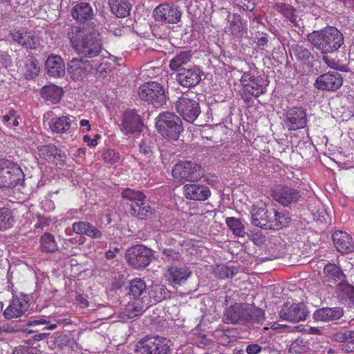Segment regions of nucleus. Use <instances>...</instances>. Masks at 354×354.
Instances as JSON below:
<instances>
[{"instance_id": "72a5a7b5", "label": "nucleus", "mask_w": 354, "mask_h": 354, "mask_svg": "<svg viewBox=\"0 0 354 354\" xmlns=\"http://www.w3.org/2000/svg\"><path fill=\"white\" fill-rule=\"evenodd\" d=\"M111 12L117 17L123 18L129 15L131 4L127 0H109Z\"/></svg>"}, {"instance_id": "5701e85b", "label": "nucleus", "mask_w": 354, "mask_h": 354, "mask_svg": "<svg viewBox=\"0 0 354 354\" xmlns=\"http://www.w3.org/2000/svg\"><path fill=\"white\" fill-rule=\"evenodd\" d=\"M183 194L187 199L199 201H206L211 194L210 190L207 186L198 184L184 185Z\"/></svg>"}, {"instance_id": "2f4dec72", "label": "nucleus", "mask_w": 354, "mask_h": 354, "mask_svg": "<svg viewBox=\"0 0 354 354\" xmlns=\"http://www.w3.org/2000/svg\"><path fill=\"white\" fill-rule=\"evenodd\" d=\"M73 17L79 21H86L92 18L93 13L88 3L82 2L75 5L71 11Z\"/></svg>"}, {"instance_id": "393cba45", "label": "nucleus", "mask_w": 354, "mask_h": 354, "mask_svg": "<svg viewBox=\"0 0 354 354\" xmlns=\"http://www.w3.org/2000/svg\"><path fill=\"white\" fill-rule=\"evenodd\" d=\"M73 231L80 235H86L92 239H100L102 232L88 221L75 222L72 225Z\"/></svg>"}, {"instance_id": "0eeeda50", "label": "nucleus", "mask_w": 354, "mask_h": 354, "mask_svg": "<svg viewBox=\"0 0 354 354\" xmlns=\"http://www.w3.org/2000/svg\"><path fill=\"white\" fill-rule=\"evenodd\" d=\"M24 179V173L16 163L0 159V188H13Z\"/></svg>"}, {"instance_id": "4c0bfd02", "label": "nucleus", "mask_w": 354, "mask_h": 354, "mask_svg": "<svg viewBox=\"0 0 354 354\" xmlns=\"http://www.w3.org/2000/svg\"><path fill=\"white\" fill-rule=\"evenodd\" d=\"M238 272V267L225 264L217 265L214 269L215 277L221 280L232 278Z\"/></svg>"}, {"instance_id": "49530a36", "label": "nucleus", "mask_w": 354, "mask_h": 354, "mask_svg": "<svg viewBox=\"0 0 354 354\" xmlns=\"http://www.w3.org/2000/svg\"><path fill=\"white\" fill-rule=\"evenodd\" d=\"M220 344L228 345L230 343L235 342L237 340V333L234 330L227 329L222 331L218 337Z\"/></svg>"}, {"instance_id": "338daca9", "label": "nucleus", "mask_w": 354, "mask_h": 354, "mask_svg": "<svg viewBox=\"0 0 354 354\" xmlns=\"http://www.w3.org/2000/svg\"><path fill=\"white\" fill-rule=\"evenodd\" d=\"M77 304L81 308H87L89 306V303L86 299V296L83 294H78L75 297Z\"/></svg>"}, {"instance_id": "412c9836", "label": "nucleus", "mask_w": 354, "mask_h": 354, "mask_svg": "<svg viewBox=\"0 0 354 354\" xmlns=\"http://www.w3.org/2000/svg\"><path fill=\"white\" fill-rule=\"evenodd\" d=\"M248 315L246 304L235 303L225 309L223 321L226 324H236L244 320Z\"/></svg>"}, {"instance_id": "a18cd8bd", "label": "nucleus", "mask_w": 354, "mask_h": 354, "mask_svg": "<svg viewBox=\"0 0 354 354\" xmlns=\"http://www.w3.org/2000/svg\"><path fill=\"white\" fill-rule=\"evenodd\" d=\"M192 55L191 50L182 51L171 60L169 66H182L187 64L190 61Z\"/></svg>"}, {"instance_id": "de8ad7c7", "label": "nucleus", "mask_w": 354, "mask_h": 354, "mask_svg": "<svg viewBox=\"0 0 354 354\" xmlns=\"http://www.w3.org/2000/svg\"><path fill=\"white\" fill-rule=\"evenodd\" d=\"M294 54L298 59L304 62V64H310L313 59L310 51L302 46L296 45L293 48Z\"/></svg>"}, {"instance_id": "20e7f679", "label": "nucleus", "mask_w": 354, "mask_h": 354, "mask_svg": "<svg viewBox=\"0 0 354 354\" xmlns=\"http://www.w3.org/2000/svg\"><path fill=\"white\" fill-rule=\"evenodd\" d=\"M241 82L243 89L257 98L266 93L269 80L263 71H259L258 68H250L243 74Z\"/></svg>"}, {"instance_id": "8fccbe9b", "label": "nucleus", "mask_w": 354, "mask_h": 354, "mask_svg": "<svg viewBox=\"0 0 354 354\" xmlns=\"http://www.w3.org/2000/svg\"><path fill=\"white\" fill-rule=\"evenodd\" d=\"M103 160L108 164H114L119 161L120 155L115 149H109L102 154Z\"/></svg>"}, {"instance_id": "dca6fc26", "label": "nucleus", "mask_w": 354, "mask_h": 354, "mask_svg": "<svg viewBox=\"0 0 354 354\" xmlns=\"http://www.w3.org/2000/svg\"><path fill=\"white\" fill-rule=\"evenodd\" d=\"M176 111L185 120L190 123L194 122L201 113L198 102L186 97H181L178 99Z\"/></svg>"}, {"instance_id": "a211bd4d", "label": "nucleus", "mask_w": 354, "mask_h": 354, "mask_svg": "<svg viewBox=\"0 0 354 354\" xmlns=\"http://www.w3.org/2000/svg\"><path fill=\"white\" fill-rule=\"evenodd\" d=\"M343 84L342 75L337 71L328 72L319 75L315 80V86L322 91H335Z\"/></svg>"}, {"instance_id": "5fc2aeb1", "label": "nucleus", "mask_w": 354, "mask_h": 354, "mask_svg": "<svg viewBox=\"0 0 354 354\" xmlns=\"http://www.w3.org/2000/svg\"><path fill=\"white\" fill-rule=\"evenodd\" d=\"M12 354H41V351L35 347L21 345L15 348Z\"/></svg>"}, {"instance_id": "09e8293b", "label": "nucleus", "mask_w": 354, "mask_h": 354, "mask_svg": "<svg viewBox=\"0 0 354 354\" xmlns=\"http://www.w3.org/2000/svg\"><path fill=\"white\" fill-rule=\"evenodd\" d=\"M57 147L53 145H44L39 148V156L51 162L53 156L57 153Z\"/></svg>"}, {"instance_id": "603ef678", "label": "nucleus", "mask_w": 354, "mask_h": 354, "mask_svg": "<svg viewBox=\"0 0 354 354\" xmlns=\"http://www.w3.org/2000/svg\"><path fill=\"white\" fill-rule=\"evenodd\" d=\"M162 252L168 261H180L182 259L181 254L178 250L164 248Z\"/></svg>"}, {"instance_id": "7c9ffc66", "label": "nucleus", "mask_w": 354, "mask_h": 354, "mask_svg": "<svg viewBox=\"0 0 354 354\" xmlns=\"http://www.w3.org/2000/svg\"><path fill=\"white\" fill-rule=\"evenodd\" d=\"M323 273L326 281L328 282L344 281L346 279L342 269L332 263H328L324 267Z\"/></svg>"}, {"instance_id": "b1692460", "label": "nucleus", "mask_w": 354, "mask_h": 354, "mask_svg": "<svg viewBox=\"0 0 354 354\" xmlns=\"http://www.w3.org/2000/svg\"><path fill=\"white\" fill-rule=\"evenodd\" d=\"M333 241L337 251L342 254H348L354 250L353 238L346 232L335 231L333 234Z\"/></svg>"}, {"instance_id": "f8f14e48", "label": "nucleus", "mask_w": 354, "mask_h": 354, "mask_svg": "<svg viewBox=\"0 0 354 354\" xmlns=\"http://www.w3.org/2000/svg\"><path fill=\"white\" fill-rule=\"evenodd\" d=\"M283 122L290 131L304 128L307 123L306 110L298 106L289 108L285 113Z\"/></svg>"}, {"instance_id": "3c124183", "label": "nucleus", "mask_w": 354, "mask_h": 354, "mask_svg": "<svg viewBox=\"0 0 354 354\" xmlns=\"http://www.w3.org/2000/svg\"><path fill=\"white\" fill-rule=\"evenodd\" d=\"M153 292L156 294L152 296L155 302H160L169 296V290L164 286H155Z\"/></svg>"}, {"instance_id": "37998d69", "label": "nucleus", "mask_w": 354, "mask_h": 354, "mask_svg": "<svg viewBox=\"0 0 354 354\" xmlns=\"http://www.w3.org/2000/svg\"><path fill=\"white\" fill-rule=\"evenodd\" d=\"M19 119L20 116L17 114V111L11 109L6 115L2 116L1 122L8 128L17 127L19 124Z\"/></svg>"}, {"instance_id": "c756f323", "label": "nucleus", "mask_w": 354, "mask_h": 354, "mask_svg": "<svg viewBox=\"0 0 354 354\" xmlns=\"http://www.w3.org/2000/svg\"><path fill=\"white\" fill-rule=\"evenodd\" d=\"M40 93L44 100L51 104H56L61 100L63 95V90L59 86L50 84L42 87Z\"/></svg>"}, {"instance_id": "13d9d810", "label": "nucleus", "mask_w": 354, "mask_h": 354, "mask_svg": "<svg viewBox=\"0 0 354 354\" xmlns=\"http://www.w3.org/2000/svg\"><path fill=\"white\" fill-rule=\"evenodd\" d=\"M51 162H54L56 165L64 166L66 162V155L57 148V153L53 156Z\"/></svg>"}, {"instance_id": "c85d7f7f", "label": "nucleus", "mask_w": 354, "mask_h": 354, "mask_svg": "<svg viewBox=\"0 0 354 354\" xmlns=\"http://www.w3.org/2000/svg\"><path fill=\"white\" fill-rule=\"evenodd\" d=\"M228 21L229 31L234 37L239 38L247 32V22L239 15L233 14L232 17L229 16Z\"/></svg>"}, {"instance_id": "473e14b6", "label": "nucleus", "mask_w": 354, "mask_h": 354, "mask_svg": "<svg viewBox=\"0 0 354 354\" xmlns=\"http://www.w3.org/2000/svg\"><path fill=\"white\" fill-rule=\"evenodd\" d=\"M147 294V286L144 280L138 278L132 279L128 286V295L135 299H143Z\"/></svg>"}, {"instance_id": "9d476101", "label": "nucleus", "mask_w": 354, "mask_h": 354, "mask_svg": "<svg viewBox=\"0 0 354 354\" xmlns=\"http://www.w3.org/2000/svg\"><path fill=\"white\" fill-rule=\"evenodd\" d=\"M172 176L178 181H197L203 176L200 165L192 161H181L176 164L172 169Z\"/></svg>"}, {"instance_id": "4d7b16f0", "label": "nucleus", "mask_w": 354, "mask_h": 354, "mask_svg": "<svg viewBox=\"0 0 354 354\" xmlns=\"http://www.w3.org/2000/svg\"><path fill=\"white\" fill-rule=\"evenodd\" d=\"M64 65L63 59L59 55H51L45 62V66H61Z\"/></svg>"}, {"instance_id": "ea45409f", "label": "nucleus", "mask_w": 354, "mask_h": 354, "mask_svg": "<svg viewBox=\"0 0 354 354\" xmlns=\"http://www.w3.org/2000/svg\"><path fill=\"white\" fill-rule=\"evenodd\" d=\"M12 211L7 207L0 208V231L11 228L15 224Z\"/></svg>"}, {"instance_id": "a878e982", "label": "nucleus", "mask_w": 354, "mask_h": 354, "mask_svg": "<svg viewBox=\"0 0 354 354\" xmlns=\"http://www.w3.org/2000/svg\"><path fill=\"white\" fill-rule=\"evenodd\" d=\"M272 218L270 219L268 230H279L283 227H286L291 222V217L289 213L286 210L279 211L272 208Z\"/></svg>"}, {"instance_id": "4be33fe9", "label": "nucleus", "mask_w": 354, "mask_h": 354, "mask_svg": "<svg viewBox=\"0 0 354 354\" xmlns=\"http://www.w3.org/2000/svg\"><path fill=\"white\" fill-rule=\"evenodd\" d=\"M201 80L198 68H181L176 75V80L184 87H193Z\"/></svg>"}, {"instance_id": "0e129e2a", "label": "nucleus", "mask_w": 354, "mask_h": 354, "mask_svg": "<svg viewBox=\"0 0 354 354\" xmlns=\"http://www.w3.org/2000/svg\"><path fill=\"white\" fill-rule=\"evenodd\" d=\"M85 68H68V71L74 81H77L81 78L82 69Z\"/></svg>"}, {"instance_id": "79ce46f5", "label": "nucleus", "mask_w": 354, "mask_h": 354, "mask_svg": "<svg viewBox=\"0 0 354 354\" xmlns=\"http://www.w3.org/2000/svg\"><path fill=\"white\" fill-rule=\"evenodd\" d=\"M354 286L347 283L340 282L336 286V294L337 299L342 303H346Z\"/></svg>"}, {"instance_id": "c9c22d12", "label": "nucleus", "mask_w": 354, "mask_h": 354, "mask_svg": "<svg viewBox=\"0 0 354 354\" xmlns=\"http://www.w3.org/2000/svg\"><path fill=\"white\" fill-rule=\"evenodd\" d=\"M71 116L64 115L53 118L50 127L51 130L57 133H63L68 131L71 126Z\"/></svg>"}, {"instance_id": "052dcab7", "label": "nucleus", "mask_w": 354, "mask_h": 354, "mask_svg": "<svg viewBox=\"0 0 354 354\" xmlns=\"http://www.w3.org/2000/svg\"><path fill=\"white\" fill-rule=\"evenodd\" d=\"M49 76L58 78L63 77L65 74L66 68H46Z\"/></svg>"}, {"instance_id": "c03bdc74", "label": "nucleus", "mask_w": 354, "mask_h": 354, "mask_svg": "<svg viewBox=\"0 0 354 354\" xmlns=\"http://www.w3.org/2000/svg\"><path fill=\"white\" fill-rule=\"evenodd\" d=\"M274 7L277 12L281 13L292 23L295 22L296 18L294 15L295 9L292 6L286 3H277Z\"/></svg>"}, {"instance_id": "7ed1b4c3", "label": "nucleus", "mask_w": 354, "mask_h": 354, "mask_svg": "<svg viewBox=\"0 0 354 354\" xmlns=\"http://www.w3.org/2000/svg\"><path fill=\"white\" fill-rule=\"evenodd\" d=\"M156 127L158 132L166 140H178L184 128L181 119L171 112H163L156 118Z\"/></svg>"}, {"instance_id": "2eb2a0df", "label": "nucleus", "mask_w": 354, "mask_h": 354, "mask_svg": "<svg viewBox=\"0 0 354 354\" xmlns=\"http://www.w3.org/2000/svg\"><path fill=\"white\" fill-rule=\"evenodd\" d=\"M156 21L165 24H177L181 19V12L174 4L162 3L153 10Z\"/></svg>"}, {"instance_id": "a19ab883", "label": "nucleus", "mask_w": 354, "mask_h": 354, "mask_svg": "<svg viewBox=\"0 0 354 354\" xmlns=\"http://www.w3.org/2000/svg\"><path fill=\"white\" fill-rule=\"evenodd\" d=\"M310 350L309 343L303 338H297L289 346L290 354H304Z\"/></svg>"}, {"instance_id": "6e6552de", "label": "nucleus", "mask_w": 354, "mask_h": 354, "mask_svg": "<svg viewBox=\"0 0 354 354\" xmlns=\"http://www.w3.org/2000/svg\"><path fill=\"white\" fill-rule=\"evenodd\" d=\"M152 250L142 244L134 245L127 249L126 260L133 269L142 270L151 263Z\"/></svg>"}, {"instance_id": "69168bd1", "label": "nucleus", "mask_w": 354, "mask_h": 354, "mask_svg": "<svg viewBox=\"0 0 354 354\" xmlns=\"http://www.w3.org/2000/svg\"><path fill=\"white\" fill-rule=\"evenodd\" d=\"M254 39L259 47L266 46L268 41L267 34L263 32L259 33V35L255 37Z\"/></svg>"}, {"instance_id": "4468645a", "label": "nucleus", "mask_w": 354, "mask_h": 354, "mask_svg": "<svg viewBox=\"0 0 354 354\" xmlns=\"http://www.w3.org/2000/svg\"><path fill=\"white\" fill-rule=\"evenodd\" d=\"M30 298L28 295L20 294L12 299L3 312L5 318L12 319L19 317L25 314L30 306Z\"/></svg>"}, {"instance_id": "f3484780", "label": "nucleus", "mask_w": 354, "mask_h": 354, "mask_svg": "<svg viewBox=\"0 0 354 354\" xmlns=\"http://www.w3.org/2000/svg\"><path fill=\"white\" fill-rule=\"evenodd\" d=\"M140 115L134 109H127L122 115L120 129L124 134L140 132L143 128Z\"/></svg>"}, {"instance_id": "f257e3e1", "label": "nucleus", "mask_w": 354, "mask_h": 354, "mask_svg": "<svg viewBox=\"0 0 354 354\" xmlns=\"http://www.w3.org/2000/svg\"><path fill=\"white\" fill-rule=\"evenodd\" d=\"M73 47L86 57L97 56L101 51L100 33L94 26H83L68 34Z\"/></svg>"}, {"instance_id": "ddd939ff", "label": "nucleus", "mask_w": 354, "mask_h": 354, "mask_svg": "<svg viewBox=\"0 0 354 354\" xmlns=\"http://www.w3.org/2000/svg\"><path fill=\"white\" fill-rule=\"evenodd\" d=\"M280 318L283 320L299 322L306 319L307 310L302 303H285L279 313Z\"/></svg>"}, {"instance_id": "9b49d317", "label": "nucleus", "mask_w": 354, "mask_h": 354, "mask_svg": "<svg viewBox=\"0 0 354 354\" xmlns=\"http://www.w3.org/2000/svg\"><path fill=\"white\" fill-rule=\"evenodd\" d=\"M273 199L283 207L297 203L301 198V191L286 185H278L271 190Z\"/></svg>"}, {"instance_id": "bb28decb", "label": "nucleus", "mask_w": 354, "mask_h": 354, "mask_svg": "<svg viewBox=\"0 0 354 354\" xmlns=\"http://www.w3.org/2000/svg\"><path fill=\"white\" fill-rule=\"evenodd\" d=\"M332 340L342 343V349L346 353L354 351V330L338 331L333 334Z\"/></svg>"}, {"instance_id": "39448f33", "label": "nucleus", "mask_w": 354, "mask_h": 354, "mask_svg": "<svg viewBox=\"0 0 354 354\" xmlns=\"http://www.w3.org/2000/svg\"><path fill=\"white\" fill-rule=\"evenodd\" d=\"M122 197L129 201L132 216L145 219L153 214V209L145 202V195L131 188H126L121 194Z\"/></svg>"}, {"instance_id": "cd10ccee", "label": "nucleus", "mask_w": 354, "mask_h": 354, "mask_svg": "<svg viewBox=\"0 0 354 354\" xmlns=\"http://www.w3.org/2000/svg\"><path fill=\"white\" fill-rule=\"evenodd\" d=\"M342 315L343 310L341 308H322L313 313L314 319L319 322L335 321L341 318Z\"/></svg>"}, {"instance_id": "680f3d73", "label": "nucleus", "mask_w": 354, "mask_h": 354, "mask_svg": "<svg viewBox=\"0 0 354 354\" xmlns=\"http://www.w3.org/2000/svg\"><path fill=\"white\" fill-rule=\"evenodd\" d=\"M47 323V320L45 319V316L35 317L32 319L28 320L26 322V326L31 328L35 327L37 326L44 325Z\"/></svg>"}, {"instance_id": "aec40b11", "label": "nucleus", "mask_w": 354, "mask_h": 354, "mask_svg": "<svg viewBox=\"0 0 354 354\" xmlns=\"http://www.w3.org/2000/svg\"><path fill=\"white\" fill-rule=\"evenodd\" d=\"M272 216V208H268L265 204L261 206L257 205L252 212V223L261 229L268 230Z\"/></svg>"}, {"instance_id": "6e6d98bb", "label": "nucleus", "mask_w": 354, "mask_h": 354, "mask_svg": "<svg viewBox=\"0 0 354 354\" xmlns=\"http://www.w3.org/2000/svg\"><path fill=\"white\" fill-rule=\"evenodd\" d=\"M128 310V316L129 317H135L140 315H141L145 309L142 305H135V304H129L127 306Z\"/></svg>"}, {"instance_id": "bf43d9fd", "label": "nucleus", "mask_w": 354, "mask_h": 354, "mask_svg": "<svg viewBox=\"0 0 354 354\" xmlns=\"http://www.w3.org/2000/svg\"><path fill=\"white\" fill-rule=\"evenodd\" d=\"M251 96L252 95L250 93L243 89L241 93V99L247 108H251L254 105V100Z\"/></svg>"}, {"instance_id": "f03ea898", "label": "nucleus", "mask_w": 354, "mask_h": 354, "mask_svg": "<svg viewBox=\"0 0 354 354\" xmlns=\"http://www.w3.org/2000/svg\"><path fill=\"white\" fill-rule=\"evenodd\" d=\"M308 41L322 54L337 51L344 44L343 34L335 27L327 26L308 34Z\"/></svg>"}, {"instance_id": "774afa93", "label": "nucleus", "mask_w": 354, "mask_h": 354, "mask_svg": "<svg viewBox=\"0 0 354 354\" xmlns=\"http://www.w3.org/2000/svg\"><path fill=\"white\" fill-rule=\"evenodd\" d=\"M261 350V346L258 344H251L246 347L245 351L248 354H258Z\"/></svg>"}, {"instance_id": "423d86ee", "label": "nucleus", "mask_w": 354, "mask_h": 354, "mask_svg": "<svg viewBox=\"0 0 354 354\" xmlns=\"http://www.w3.org/2000/svg\"><path fill=\"white\" fill-rule=\"evenodd\" d=\"M170 341L163 337L146 336L138 341L135 351L141 354H170Z\"/></svg>"}, {"instance_id": "e2e57ef3", "label": "nucleus", "mask_w": 354, "mask_h": 354, "mask_svg": "<svg viewBox=\"0 0 354 354\" xmlns=\"http://www.w3.org/2000/svg\"><path fill=\"white\" fill-rule=\"evenodd\" d=\"M139 150L141 153L150 157L152 155V149L151 145L145 140H142L140 143Z\"/></svg>"}, {"instance_id": "e433bc0d", "label": "nucleus", "mask_w": 354, "mask_h": 354, "mask_svg": "<svg viewBox=\"0 0 354 354\" xmlns=\"http://www.w3.org/2000/svg\"><path fill=\"white\" fill-rule=\"evenodd\" d=\"M39 243V250L43 253H53L58 249L55 237L50 233L41 235Z\"/></svg>"}, {"instance_id": "58836bf2", "label": "nucleus", "mask_w": 354, "mask_h": 354, "mask_svg": "<svg viewBox=\"0 0 354 354\" xmlns=\"http://www.w3.org/2000/svg\"><path fill=\"white\" fill-rule=\"evenodd\" d=\"M225 223L234 235L239 237L245 236V227L241 219L235 217H227L225 219Z\"/></svg>"}, {"instance_id": "1a4fd4ad", "label": "nucleus", "mask_w": 354, "mask_h": 354, "mask_svg": "<svg viewBox=\"0 0 354 354\" xmlns=\"http://www.w3.org/2000/svg\"><path fill=\"white\" fill-rule=\"evenodd\" d=\"M140 98L153 105H162L166 102L165 91L162 84L149 81L141 84L138 91Z\"/></svg>"}, {"instance_id": "864d4df0", "label": "nucleus", "mask_w": 354, "mask_h": 354, "mask_svg": "<svg viewBox=\"0 0 354 354\" xmlns=\"http://www.w3.org/2000/svg\"><path fill=\"white\" fill-rule=\"evenodd\" d=\"M233 4L240 9L249 12L252 11L256 7L255 3L251 0H234Z\"/></svg>"}, {"instance_id": "f704fd0d", "label": "nucleus", "mask_w": 354, "mask_h": 354, "mask_svg": "<svg viewBox=\"0 0 354 354\" xmlns=\"http://www.w3.org/2000/svg\"><path fill=\"white\" fill-rule=\"evenodd\" d=\"M10 35L13 41L22 45L25 48L30 49L35 48L33 39L27 34L25 30L13 29L10 30Z\"/></svg>"}, {"instance_id": "6ab92c4d", "label": "nucleus", "mask_w": 354, "mask_h": 354, "mask_svg": "<svg viewBox=\"0 0 354 354\" xmlns=\"http://www.w3.org/2000/svg\"><path fill=\"white\" fill-rule=\"evenodd\" d=\"M192 274V272L186 266H171L166 270L164 276L169 285L176 287L185 283Z\"/></svg>"}]
</instances>
